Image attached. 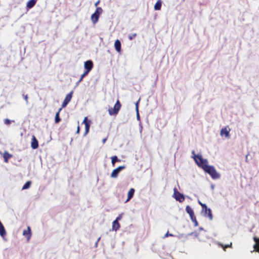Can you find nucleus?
<instances>
[{
	"mask_svg": "<svg viewBox=\"0 0 259 259\" xmlns=\"http://www.w3.org/2000/svg\"><path fill=\"white\" fill-rule=\"evenodd\" d=\"M121 107V104L118 100H117L114 105L113 108H110L108 109L109 114L110 115H116L117 114Z\"/></svg>",
	"mask_w": 259,
	"mask_h": 259,
	"instance_id": "5",
	"label": "nucleus"
},
{
	"mask_svg": "<svg viewBox=\"0 0 259 259\" xmlns=\"http://www.w3.org/2000/svg\"><path fill=\"white\" fill-rule=\"evenodd\" d=\"M253 239L255 241V243H259V238H257L256 237H254Z\"/></svg>",
	"mask_w": 259,
	"mask_h": 259,
	"instance_id": "36",
	"label": "nucleus"
},
{
	"mask_svg": "<svg viewBox=\"0 0 259 259\" xmlns=\"http://www.w3.org/2000/svg\"><path fill=\"white\" fill-rule=\"evenodd\" d=\"M190 218H191L192 221L194 223V226H197L198 224L196 220V217L194 215H193L192 217H191Z\"/></svg>",
	"mask_w": 259,
	"mask_h": 259,
	"instance_id": "27",
	"label": "nucleus"
},
{
	"mask_svg": "<svg viewBox=\"0 0 259 259\" xmlns=\"http://www.w3.org/2000/svg\"><path fill=\"white\" fill-rule=\"evenodd\" d=\"M122 218V216H121V214H119L116 219L115 220H117V221L118 222L119 220H121Z\"/></svg>",
	"mask_w": 259,
	"mask_h": 259,
	"instance_id": "37",
	"label": "nucleus"
},
{
	"mask_svg": "<svg viewBox=\"0 0 259 259\" xmlns=\"http://www.w3.org/2000/svg\"><path fill=\"white\" fill-rule=\"evenodd\" d=\"M135 192V189L134 188H131L128 192L127 194V198L125 201V202L128 201L132 198H133Z\"/></svg>",
	"mask_w": 259,
	"mask_h": 259,
	"instance_id": "13",
	"label": "nucleus"
},
{
	"mask_svg": "<svg viewBox=\"0 0 259 259\" xmlns=\"http://www.w3.org/2000/svg\"><path fill=\"white\" fill-rule=\"evenodd\" d=\"M84 67L85 69L84 72L88 74L93 68V63L92 60H88L84 63Z\"/></svg>",
	"mask_w": 259,
	"mask_h": 259,
	"instance_id": "8",
	"label": "nucleus"
},
{
	"mask_svg": "<svg viewBox=\"0 0 259 259\" xmlns=\"http://www.w3.org/2000/svg\"><path fill=\"white\" fill-rule=\"evenodd\" d=\"M125 168V166L124 165L122 166H119L116 168L114 169L111 174V178H116L119 174V173L123 169Z\"/></svg>",
	"mask_w": 259,
	"mask_h": 259,
	"instance_id": "7",
	"label": "nucleus"
},
{
	"mask_svg": "<svg viewBox=\"0 0 259 259\" xmlns=\"http://www.w3.org/2000/svg\"><path fill=\"white\" fill-rule=\"evenodd\" d=\"M199 229H200V230H203V228H199Z\"/></svg>",
	"mask_w": 259,
	"mask_h": 259,
	"instance_id": "43",
	"label": "nucleus"
},
{
	"mask_svg": "<svg viewBox=\"0 0 259 259\" xmlns=\"http://www.w3.org/2000/svg\"><path fill=\"white\" fill-rule=\"evenodd\" d=\"M24 100L26 101V104H28V96H27V95H24Z\"/></svg>",
	"mask_w": 259,
	"mask_h": 259,
	"instance_id": "34",
	"label": "nucleus"
},
{
	"mask_svg": "<svg viewBox=\"0 0 259 259\" xmlns=\"http://www.w3.org/2000/svg\"><path fill=\"white\" fill-rule=\"evenodd\" d=\"M6 232L5 228L2 223H1V222L0 221V235L2 237H4V236L6 235Z\"/></svg>",
	"mask_w": 259,
	"mask_h": 259,
	"instance_id": "16",
	"label": "nucleus"
},
{
	"mask_svg": "<svg viewBox=\"0 0 259 259\" xmlns=\"http://www.w3.org/2000/svg\"><path fill=\"white\" fill-rule=\"evenodd\" d=\"M36 0H30L29 1L26 5L27 8L28 9H31L35 5L36 3Z\"/></svg>",
	"mask_w": 259,
	"mask_h": 259,
	"instance_id": "15",
	"label": "nucleus"
},
{
	"mask_svg": "<svg viewBox=\"0 0 259 259\" xmlns=\"http://www.w3.org/2000/svg\"><path fill=\"white\" fill-rule=\"evenodd\" d=\"M136 111H137V118L138 120H140V115H139V111H138V102H137L136 104Z\"/></svg>",
	"mask_w": 259,
	"mask_h": 259,
	"instance_id": "28",
	"label": "nucleus"
},
{
	"mask_svg": "<svg viewBox=\"0 0 259 259\" xmlns=\"http://www.w3.org/2000/svg\"><path fill=\"white\" fill-rule=\"evenodd\" d=\"M220 247L222 248L224 250H226V248L228 247H232V243L228 244L225 245V246L223 245V244H218Z\"/></svg>",
	"mask_w": 259,
	"mask_h": 259,
	"instance_id": "23",
	"label": "nucleus"
},
{
	"mask_svg": "<svg viewBox=\"0 0 259 259\" xmlns=\"http://www.w3.org/2000/svg\"><path fill=\"white\" fill-rule=\"evenodd\" d=\"M119 227V224L117 220H114L112 223V229L116 231Z\"/></svg>",
	"mask_w": 259,
	"mask_h": 259,
	"instance_id": "19",
	"label": "nucleus"
},
{
	"mask_svg": "<svg viewBox=\"0 0 259 259\" xmlns=\"http://www.w3.org/2000/svg\"><path fill=\"white\" fill-rule=\"evenodd\" d=\"M4 122L6 124L9 125L11 123V121L9 119H5Z\"/></svg>",
	"mask_w": 259,
	"mask_h": 259,
	"instance_id": "30",
	"label": "nucleus"
},
{
	"mask_svg": "<svg viewBox=\"0 0 259 259\" xmlns=\"http://www.w3.org/2000/svg\"><path fill=\"white\" fill-rule=\"evenodd\" d=\"M229 132L230 130H228L227 127L223 128L221 131L220 135L222 136H225L226 138H229Z\"/></svg>",
	"mask_w": 259,
	"mask_h": 259,
	"instance_id": "11",
	"label": "nucleus"
},
{
	"mask_svg": "<svg viewBox=\"0 0 259 259\" xmlns=\"http://www.w3.org/2000/svg\"><path fill=\"white\" fill-rule=\"evenodd\" d=\"M168 236H173V235L172 234L169 233L168 232H167V233L163 236V238L167 237Z\"/></svg>",
	"mask_w": 259,
	"mask_h": 259,
	"instance_id": "32",
	"label": "nucleus"
},
{
	"mask_svg": "<svg viewBox=\"0 0 259 259\" xmlns=\"http://www.w3.org/2000/svg\"><path fill=\"white\" fill-rule=\"evenodd\" d=\"M73 93V92L72 91L66 95L65 99L64 100L62 104V108L65 107L69 103V102L70 101L72 97Z\"/></svg>",
	"mask_w": 259,
	"mask_h": 259,
	"instance_id": "9",
	"label": "nucleus"
},
{
	"mask_svg": "<svg viewBox=\"0 0 259 259\" xmlns=\"http://www.w3.org/2000/svg\"><path fill=\"white\" fill-rule=\"evenodd\" d=\"M99 3H100V1L99 0L97 2L95 3V6L97 7L99 5Z\"/></svg>",
	"mask_w": 259,
	"mask_h": 259,
	"instance_id": "39",
	"label": "nucleus"
},
{
	"mask_svg": "<svg viewBox=\"0 0 259 259\" xmlns=\"http://www.w3.org/2000/svg\"><path fill=\"white\" fill-rule=\"evenodd\" d=\"M79 126L78 125L77 128L76 133L78 134V133H79Z\"/></svg>",
	"mask_w": 259,
	"mask_h": 259,
	"instance_id": "40",
	"label": "nucleus"
},
{
	"mask_svg": "<svg viewBox=\"0 0 259 259\" xmlns=\"http://www.w3.org/2000/svg\"><path fill=\"white\" fill-rule=\"evenodd\" d=\"M136 36V33L133 34L132 35H130L128 36V38H129L130 40H132Z\"/></svg>",
	"mask_w": 259,
	"mask_h": 259,
	"instance_id": "35",
	"label": "nucleus"
},
{
	"mask_svg": "<svg viewBox=\"0 0 259 259\" xmlns=\"http://www.w3.org/2000/svg\"><path fill=\"white\" fill-rule=\"evenodd\" d=\"M61 109H62V108H60L59 109L58 111L56 113V115H55V122L57 123H59L61 121V118L59 117V113H60V112L61 110Z\"/></svg>",
	"mask_w": 259,
	"mask_h": 259,
	"instance_id": "20",
	"label": "nucleus"
},
{
	"mask_svg": "<svg viewBox=\"0 0 259 259\" xmlns=\"http://www.w3.org/2000/svg\"><path fill=\"white\" fill-rule=\"evenodd\" d=\"M12 155L9 154L7 151H5L3 154V158L4 159V161L6 162H8V159L12 157Z\"/></svg>",
	"mask_w": 259,
	"mask_h": 259,
	"instance_id": "14",
	"label": "nucleus"
},
{
	"mask_svg": "<svg viewBox=\"0 0 259 259\" xmlns=\"http://www.w3.org/2000/svg\"><path fill=\"white\" fill-rule=\"evenodd\" d=\"M31 181H27L26 183L23 185L22 190L27 189L30 188L31 186Z\"/></svg>",
	"mask_w": 259,
	"mask_h": 259,
	"instance_id": "22",
	"label": "nucleus"
},
{
	"mask_svg": "<svg viewBox=\"0 0 259 259\" xmlns=\"http://www.w3.org/2000/svg\"><path fill=\"white\" fill-rule=\"evenodd\" d=\"M161 7V2L160 0H158L154 5V9L155 10H160Z\"/></svg>",
	"mask_w": 259,
	"mask_h": 259,
	"instance_id": "21",
	"label": "nucleus"
},
{
	"mask_svg": "<svg viewBox=\"0 0 259 259\" xmlns=\"http://www.w3.org/2000/svg\"><path fill=\"white\" fill-rule=\"evenodd\" d=\"M90 127V123H87L85 125V132L84 134V136H85L89 133Z\"/></svg>",
	"mask_w": 259,
	"mask_h": 259,
	"instance_id": "26",
	"label": "nucleus"
},
{
	"mask_svg": "<svg viewBox=\"0 0 259 259\" xmlns=\"http://www.w3.org/2000/svg\"><path fill=\"white\" fill-rule=\"evenodd\" d=\"M254 249L259 252V244H254L253 246Z\"/></svg>",
	"mask_w": 259,
	"mask_h": 259,
	"instance_id": "29",
	"label": "nucleus"
},
{
	"mask_svg": "<svg viewBox=\"0 0 259 259\" xmlns=\"http://www.w3.org/2000/svg\"><path fill=\"white\" fill-rule=\"evenodd\" d=\"M90 122V121H88V118L87 117H84L82 123H84V124L85 125L86 124L89 123Z\"/></svg>",
	"mask_w": 259,
	"mask_h": 259,
	"instance_id": "31",
	"label": "nucleus"
},
{
	"mask_svg": "<svg viewBox=\"0 0 259 259\" xmlns=\"http://www.w3.org/2000/svg\"><path fill=\"white\" fill-rule=\"evenodd\" d=\"M88 74L85 73V72H84L80 76V79L76 83V87L77 86L79 83L82 80L83 77L86 76Z\"/></svg>",
	"mask_w": 259,
	"mask_h": 259,
	"instance_id": "25",
	"label": "nucleus"
},
{
	"mask_svg": "<svg viewBox=\"0 0 259 259\" xmlns=\"http://www.w3.org/2000/svg\"><path fill=\"white\" fill-rule=\"evenodd\" d=\"M114 47H115V50H116V51L117 52H118V53L120 52V51H121V42L118 39H117L115 40V41L114 42Z\"/></svg>",
	"mask_w": 259,
	"mask_h": 259,
	"instance_id": "12",
	"label": "nucleus"
},
{
	"mask_svg": "<svg viewBox=\"0 0 259 259\" xmlns=\"http://www.w3.org/2000/svg\"><path fill=\"white\" fill-rule=\"evenodd\" d=\"M204 170L208 173L212 179H218L221 177L220 174L217 171L213 166L208 165L204 168Z\"/></svg>",
	"mask_w": 259,
	"mask_h": 259,
	"instance_id": "1",
	"label": "nucleus"
},
{
	"mask_svg": "<svg viewBox=\"0 0 259 259\" xmlns=\"http://www.w3.org/2000/svg\"><path fill=\"white\" fill-rule=\"evenodd\" d=\"M211 189L213 190V189H214V185H212L211 186Z\"/></svg>",
	"mask_w": 259,
	"mask_h": 259,
	"instance_id": "41",
	"label": "nucleus"
},
{
	"mask_svg": "<svg viewBox=\"0 0 259 259\" xmlns=\"http://www.w3.org/2000/svg\"><path fill=\"white\" fill-rule=\"evenodd\" d=\"M99 239H100V238H99V239L97 240V242H96V243H98V242L99 241Z\"/></svg>",
	"mask_w": 259,
	"mask_h": 259,
	"instance_id": "42",
	"label": "nucleus"
},
{
	"mask_svg": "<svg viewBox=\"0 0 259 259\" xmlns=\"http://www.w3.org/2000/svg\"><path fill=\"white\" fill-rule=\"evenodd\" d=\"M174 197L176 199L177 201H179L180 202H182L185 200V196L183 194L180 193L177 189V188L174 189Z\"/></svg>",
	"mask_w": 259,
	"mask_h": 259,
	"instance_id": "6",
	"label": "nucleus"
},
{
	"mask_svg": "<svg viewBox=\"0 0 259 259\" xmlns=\"http://www.w3.org/2000/svg\"><path fill=\"white\" fill-rule=\"evenodd\" d=\"M186 211L189 214L190 217L194 215V211L190 206L188 205L186 206Z\"/></svg>",
	"mask_w": 259,
	"mask_h": 259,
	"instance_id": "17",
	"label": "nucleus"
},
{
	"mask_svg": "<svg viewBox=\"0 0 259 259\" xmlns=\"http://www.w3.org/2000/svg\"><path fill=\"white\" fill-rule=\"evenodd\" d=\"M107 138H104L102 140L103 143L104 144L106 142V141H107Z\"/></svg>",
	"mask_w": 259,
	"mask_h": 259,
	"instance_id": "38",
	"label": "nucleus"
},
{
	"mask_svg": "<svg viewBox=\"0 0 259 259\" xmlns=\"http://www.w3.org/2000/svg\"><path fill=\"white\" fill-rule=\"evenodd\" d=\"M198 203L202 206V214L205 217H208L210 220H212L213 218V216L211 213V209L209 208H208L207 205L205 204L202 203L201 201L198 200Z\"/></svg>",
	"mask_w": 259,
	"mask_h": 259,
	"instance_id": "2",
	"label": "nucleus"
},
{
	"mask_svg": "<svg viewBox=\"0 0 259 259\" xmlns=\"http://www.w3.org/2000/svg\"><path fill=\"white\" fill-rule=\"evenodd\" d=\"M38 146V143L37 139L35 136H33L32 137V140L31 143V147L33 149L37 148Z\"/></svg>",
	"mask_w": 259,
	"mask_h": 259,
	"instance_id": "10",
	"label": "nucleus"
},
{
	"mask_svg": "<svg viewBox=\"0 0 259 259\" xmlns=\"http://www.w3.org/2000/svg\"><path fill=\"white\" fill-rule=\"evenodd\" d=\"M103 10L101 7H97L95 12L91 16V20L93 24H96L99 20L100 15L102 13Z\"/></svg>",
	"mask_w": 259,
	"mask_h": 259,
	"instance_id": "4",
	"label": "nucleus"
},
{
	"mask_svg": "<svg viewBox=\"0 0 259 259\" xmlns=\"http://www.w3.org/2000/svg\"><path fill=\"white\" fill-rule=\"evenodd\" d=\"M195 156L197 157V159L194 158L195 162L197 163L198 166L201 167L203 170H204V168H206V167L208 166L207 164V160L206 159L203 158L201 155Z\"/></svg>",
	"mask_w": 259,
	"mask_h": 259,
	"instance_id": "3",
	"label": "nucleus"
},
{
	"mask_svg": "<svg viewBox=\"0 0 259 259\" xmlns=\"http://www.w3.org/2000/svg\"><path fill=\"white\" fill-rule=\"evenodd\" d=\"M120 161V160L118 159V157L116 156H114L112 157L111 162L113 166L114 165L116 161Z\"/></svg>",
	"mask_w": 259,
	"mask_h": 259,
	"instance_id": "24",
	"label": "nucleus"
},
{
	"mask_svg": "<svg viewBox=\"0 0 259 259\" xmlns=\"http://www.w3.org/2000/svg\"><path fill=\"white\" fill-rule=\"evenodd\" d=\"M192 154L193 155L192 156V157L194 159V158H195L196 159H197V157H195V156H198V155H200L201 154H195V151H192Z\"/></svg>",
	"mask_w": 259,
	"mask_h": 259,
	"instance_id": "33",
	"label": "nucleus"
},
{
	"mask_svg": "<svg viewBox=\"0 0 259 259\" xmlns=\"http://www.w3.org/2000/svg\"><path fill=\"white\" fill-rule=\"evenodd\" d=\"M23 234L28 239L30 237V229L29 227H28L27 230H25L23 231Z\"/></svg>",
	"mask_w": 259,
	"mask_h": 259,
	"instance_id": "18",
	"label": "nucleus"
}]
</instances>
